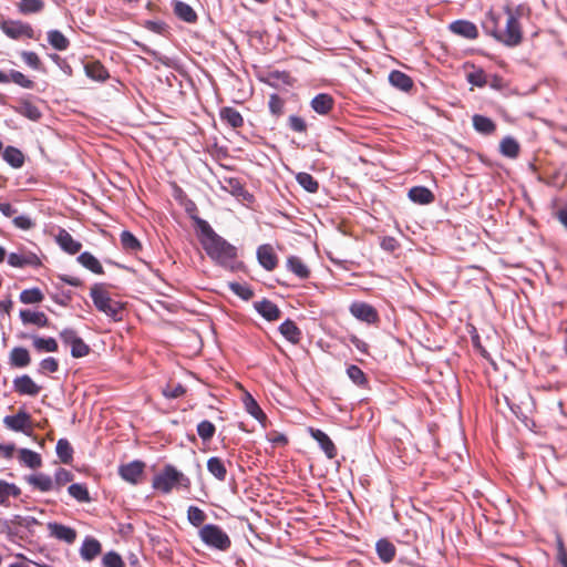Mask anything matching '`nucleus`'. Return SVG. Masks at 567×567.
Returning <instances> with one entry per match:
<instances>
[{"label": "nucleus", "instance_id": "nucleus-1", "mask_svg": "<svg viewBox=\"0 0 567 567\" xmlns=\"http://www.w3.org/2000/svg\"><path fill=\"white\" fill-rule=\"evenodd\" d=\"M194 220L199 230L200 245L210 260L230 272L241 270L244 262L238 258L237 247L218 235L205 219L195 217Z\"/></svg>", "mask_w": 567, "mask_h": 567}, {"label": "nucleus", "instance_id": "nucleus-2", "mask_svg": "<svg viewBox=\"0 0 567 567\" xmlns=\"http://www.w3.org/2000/svg\"><path fill=\"white\" fill-rule=\"evenodd\" d=\"M506 16L505 27L502 28L503 16L494 10H488L483 20L482 29L486 35L508 48H515L523 41V30L519 23L520 7L513 10L509 6L503 8Z\"/></svg>", "mask_w": 567, "mask_h": 567}, {"label": "nucleus", "instance_id": "nucleus-3", "mask_svg": "<svg viewBox=\"0 0 567 567\" xmlns=\"http://www.w3.org/2000/svg\"><path fill=\"white\" fill-rule=\"evenodd\" d=\"M152 486L163 494H168L174 487L189 488L190 480L175 466L167 464L154 476Z\"/></svg>", "mask_w": 567, "mask_h": 567}, {"label": "nucleus", "instance_id": "nucleus-4", "mask_svg": "<svg viewBox=\"0 0 567 567\" xmlns=\"http://www.w3.org/2000/svg\"><path fill=\"white\" fill-rule=\"evenodd\" d=\"M90 296L92 298L93 305L99 311L105 313L114 321H121L123 319L122 303L113 300L102 284H94L91 287Z\"/></svg>", "mask_w": 567, "mask_h": 567}, {"label": "nucleus", "instance_id": "nucleus-5", "mask_svg": "<svg viewBox=\"0 0 567 567\" xmlns=\"http://www.w3.org/2000/svg\"><path fill=\"white\" fill-rule=\"evenodd\" d=\"M200 540L209 548L226 551L231 546L230 537L215 524H206L199 529Z\"/></svg>", "mask_w": 567, "mask_h": 567}, {"label": "nucleus", "instance_id": "nucleus-6", "mask_svg": "<svg viewBox=\"0 0 567 567\" xmlns=\"http://www.w3.org/2000/svg\"><path fill=\"white\" fill-rule=\"evenodd\" d=\"M0 27L3 33L10 39L17 40L23 35L29 39L33 38V29L28 23L9 20L3 21Z\"/></svg>", "mask_w": 567, "mask_h": 567}, {"label": "nucleus", "instance_id": "nucleus-7", "mask_svg": "<svg viewBox=\"0 0 567 567\" xmlns=\"http://www.w3.org/2000/svg\"><path fill=\"white\" fill-rule=\"evenodd\" d=\"M3 423L11 431L30 435V431H28L27 427L31 426V416L24 410H19L14 415L4 416Z\"/></svg>", "mask_w": 567, "mask_h": 567}, {"label": "nucleus", "instance_id": "nucleus-8", "mask_svg": "<svg viewBox=\"0 0 567 567\" xmlns=\"http://www.w3.org/2000/svg\"><path fill=\"white\" fill-rule=\"evenodd\" d=\"M145 463L138 460L123 464L118 467V475L131 484H137L144 472Z\"/></svg>", "mask_w": 567, "mask_h": 567}, {"label": "nucleus", "instance_id": "nucleus-9", "mask_svg": "<svg viewBox=\"0 0 567 567\" xmlns=\"http://www.w3.org/2000/svg\"><path fill=\"white\" fill-rule=\"evenodd\" d=\"M49 534L58 540L66 544H73L76 539V530L61 523L50 522L47 525Z\"/></svg>", "mask_w": 567, "mask_h": 567}, {"label": "nucleus", "instance_id": "nucleus-10", "mask_svg": "<svg viewBox=\"0 0 567 567\" xmlns=\"http://www.w3.org/2000/svg\"><path fill=\"white\" fill-rule=\"evenodd\" d=\"M350 312L353 317L367 323H374L379 319L375 308L365 302H353L350 306Z\"/></svg>", "mask_w": 567, "mask_h": 567}, {"label": "nucleus", "instance_id": "nucleus-11", "mask_svg": "<svg viewBox=\"0 0 567 567\" xmlns=\"http://www.w3.org/2000/svg\"><path fill=\"white\" fill-rule=\"evenodd\" d=\"M13 389L21 395H30L35 396L40 393L41 386L38 385L30 375L23 374L21 377H17L13 380Z\"/></svg>", "mask_w": 567, "mask_h": 567}, {"label": "nucleus", "instance_id": "nucleus-12", "mask_svg": "<svg viewBox=\"0 0 567 567\" xmlns=\"http://www.w3.org/2000/svg\"><path fill=\"white\" fill-rule=\"evenodd\" d=\"M449 29L454 34L463 37L468 40H474L478 37V30L475 23L468 20H455L450 23Z\"/></svg>", "mask_w": 567, "mask_h": 567}, {"label": "nucleus", "instance_id": "nucleus-13", "mask_svg": "<svg viewBox=\"0 0 567 567\" xmlns=\"http://www.w3.org/2000/svg\"><path fill=\"white\" fill-rule=\"evenodd\" d=\"M257 259L259 265L267 271L274 270L278 264L277 255L268 244L260 245L257 248Z\"/></svg>", "mask_w": 567, "mask_h": 567}, {"label": "nucleus", "instance_id": "nucleus-14", "mask_svg": "<svg viewBox=\"0 0 567 567\" xmlns=\"http://www.w3.org/2000/svg\"><path fill=\"white\" fill-rule=\"evenodd\" d=\"M80 556L85 561H92L102 553V545L99 539L86 536L80 547Z\"/></svg>", "mask_w": 567, "mask_h": 567}, {"label": "nucleus", "instance_id": "nucleus-15", "mask_svg": "<svg viewBox=\"0 0 567 567\" xmlns=\"http://www.w3.org/2000/svg\"><path fill=\"white\" fill-rule=\"evenodd\" d=\"M309 431L311 437L317 441L328 458H333L337 456V449L334 443L323 431L312 427H310Z\"/></svg>", "mask_w": 567, "mask_h": 567}, {"label": "nucleus", "instance_id": "nucleus-16", "mask_svg": "<svg viewBox=\"0 0 567 567\" xmlns=\"http://www.w3.org/2000/svg\"><path fill=\"white\" fill-rule=\"evenodd\" d=\"M55 239L60 248L70 255L78 254L82 248V244L75 240L72 235L63 228L59 230Z\"/></svg>", "mask_w": 567, "mask_h": 567}, {"label": "nucleus", "instance_id": "nucleus-17", "mask_svg": "<svg viewBox=\"0 0 567 567\" xmlns=\"http://www.w3.org/2000/svg\"><path fill=\"white\" fill-rule=\"evenodd\" d=\"M255 309L262 318L268 321H275L279 319L281 315V311L277 305L268 299H262L261 301L255 302Z\"/></svg>", "mask_w": 567, "mask_h": 567}, {"label": "nucleus", "instance_id": "nucleus-18", "mask_svg": "<svg viewBox=\"0 0 567 567\" xmlns=\"http://www.w3.org/2000/svg\"><path fill=\"white\" fill-rule=\"evenodd\" d=\"M310 105L316 113L327 115L332 110L334 100L327 93H319L311 100Z\"/></svg>", "mask_w": 567, "mask_h": 567}, {"label": "nucleus", "instance_id": "nucleus-19", "mask_svg": "<svg viewBox=\"0 0 567 567\" xmlns=\"http://www.w3.org/2000/svg\"><path fill=\"white\" fill-rule=\"evenodd\" d=\"M19 317L23 324H34L38 327H47L49 324V319L44 312L41 311H32L30 309L20 310Z\"/></svg>", "mask_w": 567, "mask_h": 567}, {"label": "nucleus", "instance_id": "nucleus-20", "mask_svg": "<svg viewBox=\"0 0 567 567\" xmlns=\"http://www.w3.org/2000/svg\"><path fill=\"white\" fill-rule=\"evenodd\" d=\"M220 121L233 128H239L244 125L243 115L231 106H224L219 110Z\"/></svg>", "mask_w": 567, "mask_h": 567}, {"label": "nucleus", "instance_id": "nucleus-21", "mask_svg": "<svg viewBox=\"0 0 567 567\" xmlns=\"http://www.w3.org/2000/svg\"><path fill=\"white\" fill-rule=\"evenodd\" d=\"M408 197L411 202L419 205H427L434 202V194L425 186H414L409 193Z\"/></svg>", "mask_w": 567, "mask_h": 567}, {"label": "nucleus", "instance_id": "nucleus-22", "mask_svg": "<svg viewBox=\"0 0 567 567\" xmlns=\"http://www.w3.org/2000/svg\"><path fill=\"white\" fill-rule=\"evenodd\" d=\"M389 82L392 86L403 92H409L413 86L412 79L399 70H393L390 72Z\"/></svg>", "mask_w": 567, "mask_h": 567}, {"label": "nucleus", "instance_id": "nucleus-23", "mask_svg": "<svg viewBox=\"0 0 567 567\" xmlns=\"http://www.w3.org/2000/svg\"><path fill=\"white\" fill-rule=\"evenodd\" d=\"M279 332L282 334V337L293 343V344H297L299 343L300 339H301V330L297 327V324L290 320V319H287L285 320L280 326H279Z\"/></svg>", "mask_w": 567, "mask_h": 567}, {"label": "nucleus", "instance_id": "nucleus-24", "mask_svg": "<svg viewBox=\"0 0 567 567\" xmlns=\"http://www.w3.org/2000/svg\"><path fill=\"white\" fill-rule=\"evenodd\" d=\"M243 402L246 412L265 426L267 416L250 393L245 394Z\"/></svg>", "mask_w": 567, "mask_h": 567}, {"label": "nucleus", "instance_id": "nucleus-25", "mask_svg": "<svg viewBox=\"0 0 567 567\" xmlns=\"http://www.w3.org/2000/svg\"><path fill=\"white\" fill-rule=\"evenodd\" d=\"M84 71L87 78L104 82L109 78V72L100 61H91L84 64Z\"/></svg>", "mask_w": 567, "mask_h": 567}, {"label": "nucleus", "instance_id": "nucleus-26", "mask_svg": "<svg viewBox=\"0 0 567 567\" xmlns=\"http://www.w3.org/2000/svg\"><path fill=\"white\" fill-rule=\"evenodd\" d=\"M473 127L474 130L483 135H491L495 132L496 125L492 121V118L481 115V114H474L472 117Z\"/></svg>", "mask_w": 567, "mask_h": 567}, {"label": "nucleus", "instance_id": "nucleus-27", "mask_svg": "<svg viewBox=\"0 0 567 567\" xmlns=\"http://www.w3.org/2000/svg\"><path fill=\"white\" fill-rule=\"evenodd\" d=\"M30 485L41 492H49L54 488V483L51 476L44 473L32 474L27 477Z\"/></svg>", "mask_w": 567, "mask_h": 567}, {"label": "nucleus", "instance_id": "nucleus-28", "mask_svg": "<svg viewBox=\"0 0 567 567\" xmlns=\"http://www.w3.org/2000/svg\"><path fill=\"white\" fill-rule=\"evenodd\" d=\"M207 471L219 482H224L227 476L225 462L218 456H212L207 461Z\"/></svg>", "mask_w": 567, "mask_h": 567}, {"label": "nucleus", "instance_id": "nucleus-29", "mask_svg": "<svg viewBox=\"0 0 567 567\" xmlns=\"http://www.w3.org/2000/svg\"><path fill=\"white\" fill-rule=\"evenodd\" d=\"M375 550L381 561L390 563L395 556L394 545L386 538H381L375 544Z\"/></svg>", "mask_w": 567, "mask_h": 567}, {"label": "nucleus", "instance_id": "nucleus-30", "mask_svg": "<svg viewBox=\"0 0 567 567\" xmlns=\"http://www.w3.org/2000/svg\"><path fill=\"white\" fill-rule=\"evenodd\" d=\"M519 151V143L513 136H505L499 143V153L507 158L518 157Z\"/></svg>", "mask_w": 567, "mask_h": 567}, {"label": "nucleus", "instance_id": "nucleus-31", "mask_svg": "<svg viewBox=\"0 0 567 567\" xmlns=\"http://www.w3.org/2000/svg\"><path fill=\"white\" fill-rule=\"evenodd\" d=\"M174 13L183 21L193 23L197 20L195 10L183 1L175 0L173 2Z\"/></svg>", "mask_w": 567, "mask_h": 567}, {"label": "nucleus", "instance_id": "nucleus-32", "mask_svg": "<svg viewBox=\"0 0 567 567\" xmlns=\"http://www.w3.org/2000/svg\"><path fill=\"white\" fill-rule=\"evenodd\" d=\"M16 112L20 115L31 120L39 121L42 116L39 107L28 100H22L17 107H14Z\"/></svg>", "mask_w": 567, "mask_h": 567}, {"label": "nucleus", "instance_id": "nucleus-33", "mask_svg": "<svg viewBox=\"0 0 567 567\" xmlns=\"http://www.w3.org/2000/svg\"><path fill=\"white\" fill-rule=\"evenodd\" d=\"M287 268L295 274L299 279H307L310 276V270L302 259L298 256H290L287 259Z\"/></svg>", "mask_w": 567, "mask_h": 567}, {"label": "nucleus", "instance_id": "nucleus-34", "mask_svg": "<svg viewBox=\"0 0 567 567\" xmlns=\"http://www.w3.org/2000/svg\"><path fill=\"white\" fill-rule=\"evenodd\" d=\"M21 488L13 483L0 480V505L9 506V497H19Z\"/></svg>", "mask_w": 567, "mask_h": 567}, {"label": "nucleus", "instance_id": "nucleus-35", "mask_svg": "<svg viewBox=\"0 0 567 567\" xmlns=\"http://www.w3.org/2000/svg\"><path fill=\"white\" fill-rule=\"evenodd\" d=\"M2 156L3 159L13 168H20L24 164L23 153L14 146H7Z\"/></svg>", "mask_w": 567, "mask_h": 567}, {"label": "nucleus", "instance_id": "nucleus-36", "mask_svg": "<svg viewBox=\"0 0 567 567\" xmlns=\"http://www.w3.org/2000/svg\"><path fill=\"white\" fill-rule=\"evenodd\" d=\"M78 261L86 269L96 275L104 274L101 262L89 251H84L78 256Z\"/></svg>", "mask_w": 567, "mask_h": 567}, {"label": "nucleus", "instance_id": "nucleus-37", "mask_svg": "<svg viewBox=\"0 0 567 567\" xmlns=\"http://www.w3.org/2000/svg\"><path fill=\"white\" fill-rule=\"evenodd\" d=\"M31 361L29 351L23 347H16L10 352V363L17 368H24Z\"/></svg>", "mask_w": 567, "mask_h": 567}, {"label": "nucleus", "instance_id": "nucleus-38", "mask_svg": "<svg viewBox=\"0 0 567 567\" xmlns=\"http://www.w3.org/2000/svg\"><path fill=\"white\" fill-rule=\"evenodd\" d=\"M120 240L125 251L137 252L142 249L141 241L130 230H123L120 235Z\"/></svg>", "mask_w": 567, "mask_h": 567}, {"label": "nucleus", "instance_id": "nucleus-39", "mask_svg": "<svg viewBox=\"0 0 567 567\" xmlns=\"http://www.w3.org/2000/svg\"><path fill=\"white\" fill-rule=\"evenodd\" d=\"M58 457L63 464H70L73 460V449L66 439H60L55 446Z\"/></svg>", "mask_w": 567, "mask_h": 567}, {"label": "nucleus", "instance_id": "nucleus-40", "mask_svg": "<svg viewBox=\"0 0 567 567\" xmlns=\"http://www.w3.org/2000/svg\"><path fill=\"white\" fill-rule=\"evenodd\" d=\"M32 344L39 352H55L59 348L56 340L52 337L42 338L34 336Z\"/></svg>", "mask_w": 567, "mask_h": 567}, {"label": "nucleus", "instance_id": "nucleus-41", "mask_svg": "<svg viewBox=\"0 0 567 567\" xmlns=\"http://www.w3.org/2000/svg\"><path fill=\"white\" fill-rule=\"evenodd\" d=\"M48 42L59 51H64L69 48V39L59 30L48 31Z\"/></svg>", "mask_w": 567, "mask_h": 567}, {"label": "nucleus", "instance_id": "nucleus-42", "mask_svg": "<svg viewBox=\"0 0 567 567\" xmlns=\"http://www.w3.org/2000/svg\"><path fill=\"white\" fill-rule=\"evenodd\" d=\"M296 181L308 193H317L319 189L318 181L309 173H298L296 176Z\"/></svg>", "mask_w": 567, "mask_h": 567}, {"label": "nucleus", "instance_id": "nucleus-43", "mask_svg": "<svg viewBox=\"0 0 567 567\" xmlns=\"http://www.w3.org/2000/svg\"><path fill=\"white\" fill-rule=\"evenodd\" d=\"M68 493L70 494L71 497H73L78 502L86 503V502L91 501L87 487L84 484H80V483L71 484L68 487Z\"/></svg>", "mask_w": 567, "mask_h": 567}, {"label": "nucleus", "instance_id": "nucleus-44", "mask_svg": "<svg viewBox=\"0 0 567 567\" xmlns=\"http://www.w3.org/2000/svg\"><path fill=\"white\" fill-rule=\"evenodd\" d=\"M20 461L30 468H38L42 463L40 454L29 449L20 450Z\"/></svg>", "mask_w": 567, "mask_h": 567}, {"label": "nucleus", "instance_id": "nucleus-45", "mask_svg": "<svg viewBox=\"0 0 567 567\" xmlns=\"http://www.w3.org/2000/svg\"><path fill=\"white\" fill-rule=\"evenodd\" d=\"M20 301L24 305L39 303L44 296L39 288L24 289L20 293Z\"/></svg>", "mask_w": 567, "mask_h": 567}, {"label": "nucleus", "instance_id": "nucleus-46", "mask_svg": "<svg viewBox=\"0 0 567 567\" xmlns=\"http://www.w3.org/2000/svg\"><path fill=\"white\" fill-rule=\"evenodd\" d=\"M216 432V426L208 420L197 424V434L204 442H209Z\"/></svg>", "mask_w": 567, "mask_h": 567}, {"label": "nucleus", "instance_id": "nucleus-47", "mask_svg": "<svg viewBox=\"0 0 567 567\" xmlns=\"http://www.w3.org/2000/svg\"><path fill=\"white\" fill-rule=\"evenodd\" d=\"M187 519L193 526L199 527L205 522L206 514L199 507L192 505L187 509Z\"/></svg>", "mask_w": 567, "mask_h": 567}, {"label": "nucleus", "instance_id": "nucleus-48", "mask_svg": "<svg viewBox=\"0 0 567 567\" xmlns=\"http://www.w3.org/2000/svg\"><path fill=\"white\" fill-rule=\"evenodd\" d=\"M229 289L243 300H250L254 297V291L247 285H241L239 282H229Z\"/></svg>", "mask_w": 567, "mask_h": 567}, {"label": "nucleus", "instance_id": "nucleus-49", "mask_svg": "<svg viewBox=\"0 0 567 567\" xmlns=\"http://www.w3.org/2000/svg\"><path fill=\"white\" fill-rule=\"evenodd\" d=\"M10 82L16 83L17 85L23 89H32L34 86V82L27 78L22 72L11 70L9 73Z\"/></svg>", "mask_w": 567, "mask_h": 567}, {"label": "nucleus", "instance_id": "nucleus-50", "mask_svg": "<svg viewBox=\"0 0 567 567\" xmlns=\"http://www.w3.org/2000/svg\"><path fill=\"white\" fill-rule=\"evenodd\" d=\"M347 374L349 379L357 385H364L367 383L364 372L355 364H351L347 368Z\"/></svg>", "mask_w": 567, "mask_h": 567}, {"label": "nucleus", "instance_id": "nucleus-51", "mask_svg": "<svg viewBox=\"0 0 567 567\" xmlns=\"http://www.w3.org/2000/svg\"><path fill=\"white\" fill-rule=\"evenodd\" d=\"M466 79L470 84L477 86V87H483L488 83L487 76L482 69L470 72L466 75Z\"/></svg>", "mask_w": 567, "mask_h": 567}, {"label": "nucleus", "instance_id": "nucleus-52", "mask_svg": "<svg viewBox=\"0 0 567 567\" xmlns=\"http://www.w3.org/2000/svg\"><path fill=\"white\" fill-rule=\"evenodd\" d=\"M21 59L33 70H42V63L39 55L33 51H22Z\"/></svg>", "mask_w": 567, "mask_h": 567}, {"label": "nucleus", "instance_id": "nucleus-53", "mask_svg": "<svg viewBox=\"0 0 567 567\" xmlns=\"http://www.w3.org/2000/svg\"><path fill=\"white\" fill-rule=\"evenodd\" d=\"M90 347L79 337L71 346V355L76 359L83 358L90 353Z\"/></svg>", "mask_w": 567, "mask_h": 567}, {"label": "nucleus", "instance_id": "nucleus-54", "mask_svg": "<svg viewBox=\"0 0 567 567\" xmlns=\"http://www.w3.org/2000/svg\"><path fill=\"white\" fill-rule=\"evenodd\" d=\"M103 567H124L122 557L116 551H107L102 558Z\"/></svg>", "mask_w": 567, "mask_h": 567}, {"label": "nucleus", "instance_id": "nucleus-55", "mask_svg": "<svg viewBox=\"0 0 567 567\" xmlns=\"http://www.w3.org/2000/svg\"><path fill=\"white\" fill-rule=\"evenodd\" d=\"M73 474L65 470V468H58L55 474H54V480H53V483H54V486H56L58 488H60L61 486L65 485L66 483H70L71 481H73Z\"/></svg>", "mask_w": 567, "mask_h": 567}, {"label": "nucleus", "instance_id": "nucleus-56", "mask_svg": "<svg viewBox=\"0 0 567 567\" xmlns=\"http://www.w3.org/2000/svg\"><path fill=\"white\" fill-rule=\"evenodd\" d=\"M224 189L230 192L234 196H241L246 193L245 188L237 178H226Z\"/></svg>", "mask_w": 567, "mask_h": 567}, {"label": "nucleus", "instance_id": "nucleus-57", "mask_svg": "<svg viewBox=\"0 0 567 567\" xmlns=\"http://www.w3.org/2000/svg\"><path fill=\"white\" fill-rule=\"evenodd\" d=\"M43 2L41 0H22L20 3V10L23 13H35L41 11Z\"/></svg>", "mask_w": 567, "mask_h": 567}, {"label": "nucleus", "instance_id": "nucleus-58", "mask_svg": "<svg viewBox=\"0 0 567 567\" xmlns=\"http://www.w3.org/2000/svg\"><path fill=\"white\" fill-rule=\"evenodd\" d=\"M59 369V362L53 357H48L40 362L39 373H54Z\"/></svg>", "mask_w": 567, "mask_h": 567}, {"label": "nucleus", "instance_id": "nucleus-59", "mask_svg": "<svg viewBox=\"0 0 567 567\" xmlns=\"http://www.w3.org/2000/svg\"><path fill=\"white\" fill-rule=\"evenodd\" d=\"M185 392L186 390L181 383L175 385H167L165 389H163V395L167 399H177L185 394Z\"/></svg>", "mask_w": 567, "mask_h": 567}, {"label": "nucleus", "instance_id": "nucleus-60", "mask_svg": "<svg viewBox=\"0 0 567 567\" xmlns=\"http://www.w3.org/2000/svg\"><path fill=\"white\" fill-rule=\"evenodd\" d=\"M269 111L274 115H280L284 110V101L277 94H271L268 102Z\"/></svg>", "mask_w": 567, "mask_h": 567}, {"label": "nucleus", "instance_id": "nucleus-61", "mask_svg": "<svg viewBox=\"0 0 567 567\" xmlns=\"http://www.w3.org/2000/svg\"><path fill=\"white\" fill-rule=\"evenodd\" d=\"M288 126L290 127V130L298 132V133H303L307 130V124H306L305 120L297 115L289 116Z\"/></svg>", "mask_w": 567, "mask_h": 567}, {"label": "nucleus", "instance_id": "nucleus-62", "mask_svg": "<svg viewBox=\"0 0 567 567\" xmlns=\"http://www.w3.org/2000/svg\"><path fill=\"white\" fill-rule=\"evenodd\" d=\"M12 221L17 228H20L23 230H29L34 226V223L32 221V219L27 215L17 216L13 218Z\"/></svg>", "mask_w": 567, "mask_h": 567}, {"label": "nucleus", "instance_id": "nucleus-63", "mask_svg": "<svg viewBox=\"0 0 567 567\" xmlns=\"http://www.w3.org/2000/svg\"><path fill=\"white\" fill-rule=\"evenodd\" d=\"M79 338L76 331L72 328H65L60 332V339L63 343L72 346Z\"/></svg>", "mask_w": 567, "mask_h": 567}, {"label": "nucleus", "instance_id": "nucleus-64", "mask_svg": "<svg viewBox=\"0 0 567 567\" xmlns=\"http://www.w3.org/2000/svg\"><path fill=\"white\" fill-rule=\"evenodd\" d=\"M557 560L561 567H567V549L560 537L557 538Z\"/></svg>", "mask_w": 567, "mask_h": 567}]
</instances>
